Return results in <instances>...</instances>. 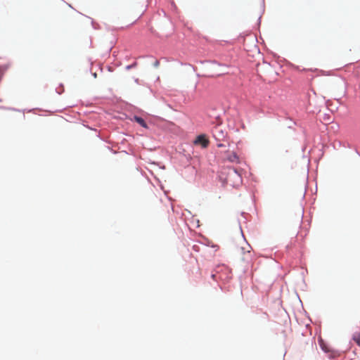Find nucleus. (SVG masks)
<instances>
[{"label":"nucleus","instance_id":"1","mask_svg":"<svg viewBox=\"0 0 360 360\" xmlns=\"http://www.w3.org/2000/svg\"><path fill=\"white\" fill-rule=\"evenodd\" d=\"M212 135L217 142H224L226 141L227 132L219 125H217L213 128Z\"/></svg>","mask_w":360,"mask_h":360},{"label":"nucleus","instance_id":"2","mask_svg":"<svg viewBox=\"0 0 360 360\" xmlns=\"http://www.w3.org/2000/svg\"><path fill=\"white\" fill-rule=\"evenodd\" d=\"M209 143L210 141L208 140L205 134L198 135L193 141V144L201 146L202 148H207Z\"/></svg>","mask_w":360,"mask_h":360},{"label":"nucleus","instance_id":"3","mask_svg":"<svg viewBox=\"0 0 360 360\" xmlns=\"http://www.w3.org/2000/svg\"><path fill=\"white\" fill-rule=\"evenodd\" d=\"M226 160L233 163L240 164L241 162L240 158L235 152H227Z\"/></svg>","mask_w":360,"mask_h":360},{"label":"nucleus","instance_id":"4","mask_svg":"<svg viewBox=\"0 0 360 360\" xmlns=\"http://www.w3.org/2000/svg\"><path fill=\"white\" fill-rule=\"evenodd\" d=\"M134 120L143 127L148 128L147 124L142 117L134 116Z\"/></svg>","mask_w":360,"mask_h":360},{"label":"nucleus","instance_id":"5","mask_svg":"<svg viewBox=\"0 0 360 360\" xmlns=\"http://www.w3.org/2000/svg\"><path fill=\"white\" fill-rule=\"evenodd\" d=\"M353 340L359 346H360V333L354 335Z\"/></svg>","mask_w":360,"mask_h":360},{"label":"nucleus","instance_id":"6","mask_svg":"<svg viewBox=\"0 0 360 360\" xmlns=\"http://www.w3.org/2000/svg\"><path fill=\"white\" fill-rule=\"evenodd\" d=\"M217 146L218 148H223L225 147V145L222 142H217Z\"/></svg>","mask_w":360,"mask_h":360},{"label":"nucleus","instance_id":"7","mask_svg":"<svg viewBox=\"0 0 360 360\" xmlns=\"http://www.w3.org/2000/svg\"><path fill=\"white\" fill-rule=\"evenodd\" d=\"M136 65V63H134V64H133V65H128V66L127 67V69L131 68L132 67H134Z\"/></svg>","mask_w":360,"mask_h":360},{"label":"nucleus","instance_id":"8","mask_svg":"<svg viewBox=\"0 0 360 360\" xmlns=\"http://www.w3.org/2000/svg\"><path fill=\"white\" fill-rule=\"evenodd\" d=\"M214 276H215V275H214V274H213V275H212V277L213 278H214Z\"/></svg>","mask_w":360,"mask_h":360}]
</instances>
